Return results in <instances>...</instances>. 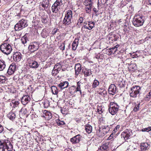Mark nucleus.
Instances as JSON below:
<instances>
[{
    "mask_svg": "<svg viewBox=\"0 0 151 151\" xmlns=\"http://www.w3.org/2000/svg\"><path fill=\"white\" fill-rule=\"evenodd\" d=\"M144 19V17L142 16L135 15L132 21L133 24L136 27L142 26L145 21Z\"/></svg>",
    "mask_w": 151,
    "mask_h": 151,
    "instance_id": "obj_1",
    "label": "nucleus"
},
{
    "mask_svg": "<svg viewBox=\"0 0 151 151\" xmlns=\"http://www.w3.org/2000/svg\"><path fill=\"white\" fill-rule=\"evenodd\" d=\"M141 88L138 86H133L131 88L129 91V96L131 97L135 98L140 93Z\"/></svg>",
    "mask_w": 151,
    "mask_h": 151,
    "instance_id": "obj_2",
    "label": "nucleus"
},
{
    "mask_svg": "<svg viewBox=\"0 0 151 151\" xmlns=\"http://www.w3.org/2000/svg\"><path fill=\"white\" fill-rule=\"evenodd\" d=\"M63 3L62 0H56L52 6L53 12L57 13L62 9Z\"/></svg>",
    "mask_w": 151,
    "mask_h": 151,
    "instance_id": "obj_3",
    "label": "nucleus"
},
{
    "mask_svg": "<svg viewBox=\"0 0 151 151\" xmlns=\"http://www.w3.org/2000/svg\"><path fill=\"white\" fill-rule=\"evenodd\" d=\"M0 49L3 53L7 55L9 54L12 50L11 45L7 43L2 44L0 46Z\"/></svg>",
    "mask_w": 151,
    "mask_h": 151,
    "instance_id": "obj_4",
    "label": "nucleus"
},
{
    "mask_svg": "<svg viewBox=\"0 0 151 151\" xmlns=\"http://www.w3.org/2000/svg\"><path fill=\"white\" fill-rule=\"evenodd\" d=\"M27 20L22 19L15 25L14 29L16 31H19L27 27Z\"/></svg>",
    "mask_w": 151,
    "mask_h": 151,
    "instance_id": "obj_5",
    "label": "nucleus"
},
{
    "mask_svg": "<svg viewBox=\"0 0 151 151\" xmlns=\"http://www.w3.org/2000/svg\"><path fill=\"white\" fill-rule=\"evenodd\" d=\"M119 106L114 102H111L108 109L109 112L112 115L116 114L119 110Z\"/></svg>",
    "mask_w": 151,
    "mask_h": 151,
    "instance_id": "obj_6",
    "label": "nucleus"
},
{
    "mask_svg": "<svg viewBox=\"0 0 151 151\" xmlns=\"http://www.w3.org/2000/svg\"><path fill=\"white\" fill-rule=\"evenodd\" d=\"M12 146L9 142L7 143H0V151H12Z\"/></svg>",
    "mask_w": 151,
    "mask_h": 151,
    "instance_id": "obj_7",
    "label": "nucleus"
},
{
    "mask_svg": "<svg viewBox=\"0 0 151 151\" xmlns=\"http://www.w3.org/2000/svg\"><path fill=\"white\" fill-rule=\"evenodd\" d=\"M39 44L36 42L31 43L29 45L28 49L31 53L34 52L39 48Z\"/></svg>",
    "mask_w": 151,
    "mask_h": 151,
    "instance_id": "obj_8",
    "label": "nucleus"
},
{
    "mask_svg": "<svg viewBox=\"0 0 151 151\" xmlns=\"http://www.w3.org/2000/svg\"><path fill=\"white\" fill-rule=\"evenodd\" d=\"M132 135V131L129 129H126L121 134L122 137H123L125 140L129 139Z\"/></svg>",
    "mask_w": 151,
    "mask_h": 151,
    "instance_id": "obj_9",
    "label": "nucleus"
},
{
    "mask_svg": "<svg viewBox=\"0 0 151 151\" xmlns=\"http://www.w3.org/2000/svg\"><path fill=\"white\" fill-rule=\"evenodd\" d=\"M40 5L46 11H47L50 9V4L49 0H43L40 3Z\"/></svg>",
    "mask_w": 151,
    "mask_h": 151,
    "instance_id": "obj_10",
    "label": "nucleus"
},
{
    "mask_svg": "<svg viewBox=\"0 0 151 151\" xmlns=\"http://www.w3.org/2000/svg\"><path fill=\"white\" fill-rule=\"evenodd\" d=\"M43 111V114H42L41 116L45 118L46 120H49L52 118V114L50 112L46 110H44Z\"/></svg>",
    "mask_w": 151,
    "mask_h": 151,
    "instance_id": "obj_11",
    "label": "nucleus"
},
{
    "mask_svg": "<svg viewBox=\"0 0 151 151\" xmlns=\"http://www.w3.org/2000/svg\"><path fill=\"white\" fill-rule=\"evenodd\" d=\"M110 130V128L109 126H107L103 128L102 130H100L99 131V136H103L106 134Z\"/></svg>",
    "mask_w": 151,
    "mask_h": 151,
    "instance_id": "obj_12",
    "label": "nucleus"
},
{
    "mask_svg": "<svg viewBox=\"0 0 151 151\" xmlns=\"http://www.w3.org/2000/svg\"><path fill=\"white\" fill-rule=\"evenodd\" d=\"M22 54L19 52H17L14 53L13 55L14 60L17 62L20 61L22 58Z\"/></svg>",
    "mask_w": 151,
    "mask_h": 151,
    "instance_id": "obj_13",
    "label": "nucleus"
},
{
    "mask_svg": "<svg viewBox=\"0 0 151 151\" xmlns=\"http://www.w3.org/2000/svg\"><path fill=\"white\" fill-rule=\"evenodd\" d=\"M81 137L79 134H78L71 138L70 139V142L73 144L78 143L80 141Z\"/></svg>",
    "mask_w": 151,
    "mask_h": 151,
    "instance_id": "obj_14",
    "label": "nucleus"
},
{
    "mask_svg": "<svg viewBox=\"0 0 151 151\" xmlns=\"http://www.w3.org/2000/svg\"><path fill=\"white\" fill-rule=\"evenodd\" d=\"M109 93L114 95L116 92V87L115 85L114 84H111L109 86Z\"/></svg>",
    "mask_w": 151,
    "mask_h": 151,
    "instance_id": "obj_15",
    "label": "nucleus"
},
{
    "mask_svg": "<svg viewBox=\"0 0 151 151\" xmlns=\"http://www.w3.org/2000/svg\"><path fill=\"white\" fill-rule=\"evenodd\" d=\"M150 145L146 142H142L140 144V149L141 151H145L149 148Z\"/></svg>",
    "mask_w": 151,
    "mask_h": 151,
    "instance_id": "obj_16",
    "label": "nucleus"
},
{
    "mask_svg": "<svg viewBox=\"0 0 151 151\" xmlns=\"http://www.w3.org/2000/svg\"><path fill=\"white\" fill-rule=\"evenodd\" d=\"M16 65L14 64L11 65L9 67L7 73L9 75L13 74L15 70Z\"/></svg>",
    "mask_w": 151,
    "mask_h": 151,
    "instance_id": "obj_17",
    "label": "nucleus"
},
{
    "mask_svg": "<svg viewBox=\"0 0 151 151\" xmlns=\"http://www.w3.org/2000/svg\"><path fill=\"white\" fill-rule=\"evenodd\" d=\"M30 98L27 95L23 96L21 102L24 105H26L30 101Z\"/></svg>",
    "mask_w": 151,
    "mask_h": 151,
    "instance_id": "obj_18",
    "label": "nucleus"
},
{
    "mask_svg": "<svg viewBox=\"0 0 151 151\" xmlns=\"http://www.w3.org/2000/svg\"><path fill=\"white\" fill-rule=\"evenodd\" d=\"M30 60V59H29L28 60V62L29 64V66L31 68H37L39 66L37 62L34 61L30 62L29 61Z\"/></svg>",
    "mask_w": 151,
    "mask_h": 151,
    "instance_id": "obj_19",
    "label": "nucleus"
},
{
    "mask_svg": "<svg viewBox=\"0 0 151 151\" xmlns=\"http://www.w3.org/2000/svg\"><path fill=\"white\" fill-rule=\"evenodd\" d=\"M79 40V38L78 37L75 38L73 41L72 45V49L73 50H75L76 49L78 44Z\"/></svg>",
    "mask_w": 151,
    "mask_h": 151,
    "instance_id": "obj_20",
    "label": "nucleus"
},
{
    "mask_svg": "<svg viewBox=\"0 0 151 151\" xmlns=\"http://www.w3.org/2000/svg\"><path fill=\"white\" fill-rule=\"evenodd\" d=\"M75 69L76 75H78L81 70V64L79 63L76 64L75 66Z\"/></svg>",
    "mask_w": 151,
    "mask_h": 151,
    "instance_id": "obj_21",
    "label": "nucleus"
},
{
    "mask_svg": "<svg viewBox=\"0 0 151 151\" xmlns=\"http://www.w3.org/2000/svg\"><path fill=\"white\" fill-rule=\"evenodd\" d=\"M68 82L65 81L61 83L58 86L61 89H63L67 88L68 86Z\"/></svg>",
    "mask_w": 151,
    "mask_h": 151,
    "instance_id": "obj_22",
    "label": "nucleus"
},
{
    "mask_svg": "<svg viewBox=\"0 0 151 151\" xmlns=\"http://www.w3.org/2000/svg\"><path fill=\"white\" fill-rule=\"evenodd\" d=\"M71 23V19L69 18H67L65 17L63 20V23L65 25H68Z\"/></svg>",
    "mask_w": 151,
    "mask_h": 151,
    "instance_id": "obj_23",
    "label": "nucleus"
},
{
    "mask_svg": "<svg viewBox=\"0 0 151 151\" xmlns=\"http://www.w3.org/2000/svg\"><path fill=\"white\" fill-rule=\"evenodd\" d=\"M7 116L10 119L13 120L15 118L16 115L14 112L11 111L7 114Z\"/></svg>",
    "mask_w": 151,
    "mask_h": 151,
    "instance_id": "obj_24",
    "label": "nucleus"
},
{
    "mask_svg": "<svg viewBox=\"0 0 151 151\" xmlns=\"http://www.w3.org/2000/svg\"><path fill=\"white\" fill-rule=\"evenodd\" d=\"M109 142L103 144L101 146H100L101 149H102L104 151H106L109 148Z\"/></svg>",
    "mask_w": 151,
    "mask_h": 151,
    "instance_id": "obj_25",
    "label": "nucleus"
},
{
    "mask_svg": "<svg viewBox=\"0 0 151 151\" xmlns=\"http://www.w3.org/2000/svg\"><path fill=\"white\" fill-rule=\"evenodd\" d=\"M6 67L5 62L3 60L0 59V71L3 70Z\"/></svg>",
    "mask_w": 151,
    "mask_h": 151,
    "instance_id": "obj_26",
    "label": "nucleus"
},
{
    "mask_svg": "<svg viewBox=\"0 0 151 151\" xmlns=\"http://www.w3.org/2000/svg\"><path fill=\"white\" fill-rule=\"evenodd\" d=\"M65 17L71 19L72 17V11L70 10H68L66 12Z\"/></svg>",
    "mask_w": 151,
    "mask_h": 151,
    "instance_id": "obj_27",
    "label": "nucleus"
},
{
    "mask_svg": "<svg viewBox=\"0 0 151 151\" xmlns=\"http://www.w3.org/2000/svg\"><path fill=\"white\" fill-rule=\"evenodd\" d=\"M69 90L70 94L74 93L77 92L76 91V86H74L70 87L69 88Z\"/></svg>",
    "mask_w": 151,
    "mask_h": 151,
    "instance_id": "obj_28",
    "label": "nucleus"
},
{
    "mask_svg": "<svg viewBox=\"0 0 151 151\" xmlns=\"http://www.w3.org/2000/svg\"><path fill=\"white\" fill-rule=\"evenodd\" d=\"M85 129L88 134L90 133L92 131V127L89 124H87L86 126Z\"/></svg>",
    "mask_w": 151,
    "mask_h": 151,
    "instance_id": "obj_29",
    "label": "nucleus"
},
{
    "mask_svg": "<svg viewBox=\"0 0 151 151\" xmlns=\"http://www.w3.org/2000/svg\"><path fill=\"white\" fill-rule=\"evenodd\" d=\"M83 72L85 76L86 77L91 74V70L89 69H85Z\"/></svg>",
    "mask_w": 151,
    "mask_h": 151,
    "instance_id": "obj_30",
    "label": "nucleus"
},
{
    "mask_svg": "<svg viewBox=\"0 0 151 151\" xmlns=\"http://www.w3.org/2000/svg\"><path fill=\"white\" fill-rule=\"evenodd\" d=\"M51 89L52 92L53 94H57L58 93L57 88L55 86H51Z\"/></svg>",
    "mask_w": 151,
    "mask_h": 151,
    "instance_id": "obj_31",
    "label": "nucleus"
},
{
    "mask_svg": "<svg viewBox=\"0 0 151 151\" xmlns=\"http://www.w3.org/2000/svg\"><path fill=\"white\" fill-rule=\"evenodd\" d=\"M108 0H98V9H99L100 8L99 6L100 4H102V5H104L105 4L107 1Z\"/></svg>",
    "mask_w": 151,
    "mask_h": 151,
    "instance_id": "obj_32",
    "label": "nucleus"
},
{
    "mask_svg": "<svg viewBox=\"0 0 151 151\" xmlns=\"http://www.w3.org/2000/svg\"><path fill=\"white\" fill-rule=\"evenodd\" d=\"M84 3L86 6H92V4L91 0H86Z\"/></svg>",
    "mask_w": 151,
    "mask_h": 151,
    "instance_id": "obj_33",
    "label": "nucleus"
},
{
    "mask_svg": "<svg viewBox=\"0 0 151 151\" xmlns=\"http://www.w3.org/2000/svg\"><path fill=\"white\" fill-rule=\"evenodd\" d=\"M60 70H59L58 69L54 68L52 72V76H55L58 73H59Z\"/></svg>",
    "mask_w": 151,
    "mask_h": 151,
    "instance_id": "obj_34",
    "label": "nucleus"
},
{
    "mask_svg": "<svg viewBox=\"0 0 151 151\" xmlns=\"http://www.w3.org/2000/svg\"><path fill=\"white\" fill-rule=\"evenodd\" d=\"M99 82L97 80L95 79L93 83V88H95L99 85Z\"/></svg>",
    "mask_w": 151,
    "mask_h": 151,
    "instance_id": "obj_35",
    "label": "nucleus"
},
{
    "mask_svg": "<svg viewBox=\"0 0 151 151\" xmlns=\"http://www.w3.org/2000/svg\"><path fill=\"white\" fill-rule=\"evenodd\" d=\"M88 25L89 28V30L91 29L95 25V23L93 22H88Z\"/></svg>",
    "mask_w": 151,
    "mask_h": 151,
    "instance_id": "obj_36",
    "label": "nucleus"
},
{
    "mask_svg": "<svg viewBox=\"0 0 151 151\" xmlns=\"http://www.w3.org/2000/svg\"><path fill=\"white\" fill-rule=\"evenodd\" d=\"M82 84V83L80 81H79L77 83V87H76V91L78 92V91H80L81 86Z\"/></svg>",
    "mask_w": 151,
    "mask_h": 151,
    "instance_id": "obj_37",
    "label": "nucleus"
},
{
    "mask_svg": "<svg viewBox=\"0 0 151 151\" xmlns=\"http://www.w3.org/2000/svg\"><path fill=\"white\" fill-rule=\"evenodd\" d=\"M62 64L60 63H57L54 66V68L58 69L59 70H60L61 68H62Z\"/></svg>",
    "mask_w": 151,
    "mask_h": 151,
    "instance_id": "obj_38",
    "label": "nucleus"
},
{
    "mask_svg": "<svg viewBox=\"0 0 151 151\" xmlns=\"http://www.w3.org/2000/svg\"><path fill=\"white\" fill-rule=\"evenodd\" d=\"M6 81V77L5 76H0V84L5 83Z\"/></svg>",
    "mask_w": 151,
    "mask_h": 151,
    "instance_id": "obj_39",
    "label": "nucleus"
},
{
    "mask_svg": "<svg viewBox=\"0 0 151 151\" xmlns=\"http://www.w3.org/2000/svg\"><path fill=\"white\" fill-rule=\"evenodd\" d=\"M91 6H86L85 10L86 13L89 14L91 13Z\"/></svg>",
    "mask_w": 151,
    "mask_h": 151,
    "instance_id": "obj_40",
    "label": "nucleus"
},
{
    "mask_svg": "<svg viewBox=\"0 0 151 151\" xmlns=\"http://www.w3.org/2000/svg\"><path fill=\"white\" fill-rule=\"evenodd\" d=\"M65 42L64 41L63 43L61 44L60 46H59V48L62 51L64 50L65 48Z\"/></svg>",
    "mask_w": 151,
    "mask_h": 151,
    "instance_id": "obj_41",
    "label": "nucleus"
},
{
    "mask_svg": "<svg viewBox=\"0 0 151 151\" xmlns=\"http://www.w3.org/2000/svg\"><path fill=\"white\" fill-rule=\"evenodd\" d=\"M120 127V126L119 125H117L112 132H113V134H115L117 131L119 130Z\"/></svg>",
    "mask_w": 151,
    "mask_h": 151,
    "instance_id": "obj_42",
    "label": "nucleus"
},
{
    "mask_svg": "<svg viewBox=\"0 0 151 151\" xmlns=\"http://www.w3.org/2000/svg\"><path fill=\"white\" fill-rule=\"evenodd\" d=\"M139 104L137 105H135V107H134L133 111H134L135 112L137 111L139 109Z\"/></svg>",
    "mask_w": 151,
    "mask_h": 151,
    "instance_id": "obj_43",
    "label": "nucleus"
},
{
    "mask_svg": "<svg viewBox=\"0 0 151 151\" xmlns=\"http://www.w3.org/2000/svg\"><path fill=\"white\" fill-rule=\"evenodd\" d=\"M97 111L99 114L102 113L103 111L101 108V106H99L98 107L97 109Z\"/></svg>",
    "mask_w": 151,
    "mask_h": 151,
    "instance_id": "obj_44",
    "label": "nucleus"
},
{
    "mask_svg": "<svg viewBox=\"0 0 151 151\" xmlns=\"http://www.w3.org/2000/svg\"><path fill=\"white\" fill-rule=\"evenodd\" d=\"M136 65L135 64H131L129 66V68L132 69H135L136 68Z\"/></svg>",
    "mask_w": 151,
    "mask_h": 151,
    "instance_id": "obj_45",
    "label": "nucleus"
},
{
    "mask_svg": "<svg viewBox=\"0 0 151 151\" xmlns=\"http://www.w3.org/2000/svg\"><path fill=\"white\" fill-rule=\"evenodd\" d=\"M46 34V32L44 31L43 30L41 33V36H42L43 38H45L47 36Z\"/></svg>",
    "mask_w": 151,
    "mask_h": 151,
    "instance_id": "obj_46",
    "label": "nucleus"
},
{
    "mask_svg": "<svg viewBox=\"0 0 151 151\" xmlns=\"http://www.w3.org/2000/svg\"><path fill=\"white\" fill-rule=\"evenodd\" d=\"M151 130L150 127H148L145 128L143 129H142V132L147 131L149 132Z\"/></svg>",
    "mask_w": 151,
    "mask_h": 151,
    "instance_id": "obj_47",
    "label": "nucleus"
},
{
    "mask_svg": "<svg viewBox=\"0 0 151 151\" xmlns=\"http://www.w3.org/2000/svg\"><path fill=\"white\" fill-rule=\"evenodd\" d=\"M22 42L23 44L26 43L28 40V39H27L26 37H25L24 36L22 38Z\"/></svg>",
    "mask_w": 151,
    "mask_h": 151,
    "instance_id": "obj_48",
    "label": "nucleus"
},
{
    "mask_svg": "<svg viewBox=\"0 0 151 151\" xmlns=\"http://www.w3.org/2000/svg\"><path fill=\"white\" fill-rule=\"evenodd\" d=\"M58 124V125H62L65 124V123L63 121H59L58 122H57Z\"/></svg>",
    "mask_w": 151,
    "mask_h": 151,
    "instance_id": "obj_49",
    "label": "nucleus"
},
{
    "mask_svg": "<svg viewBox=\"0 0 151 151\" xmlns=\"http://www.w3.org/2000/svg\"><path fill=\"white\" fill-rule=\"evenodd\" d=\"M4 131V128L2 126L0 125V133Z\"/></svg>",
    "mask_w": 151,
    "mask_h": 151,
    "instance_id": "obj_50",
    "label": "nucleus"
},
{
    "mask_svg": "<svg viewBox=\"0 0 151 151\" xmlns=\"http://www.w3.org/2000/svg\"><path fill=\"white\" fill-rule=\"evenodd\" d=\"M83 17H80L79 19L78 20L79 22H80V23H81L83 22Z\"/></svg>",
    "mask_w": 151,
    "mask_h": 151,
    "instance_id": "obj_51",
    "label": "nucleus"
},
{
    "mask_svg": "<svg viewBox=\"0 0 151 151\" xmlns=\"http://www.w3.org/2000/svg\"><path fill=\"white\" fill-rule=\"evenodd\" d=\"M113 47L110 49L111 52L112 53H113V54L115 53L116 52V51L117 50H114V49L113 50Z\"/></svg>",
    "mask_w": 151,
    "mask_h": 151,
    "instance_id": "obj_52",
    "label": "nucleus"
},
{
    "mask_svg": "<svg viewBox=\"0 0 151 151\" xmlns=\"http://www.w3.org/2000/svg\"><path fill=\"white\" fill-rule=\"evenodd\" d=\"M57 29H54L53 31L52 32V34L53 35H55L56 33L57 32Z\"/></svg>",
    "mask_w": 151,
    "mask_h": 151,
    "instance_id": "obj_53",
    "label": "nucleus"
},
{
    "mask_svg": "<svg viewBox=\"0 0 151 151\" xmlns=\"http://www.w3.org/2000/svg\"><path fill=\"white\" fill-rule=\"evenodd\" d=\"M119 45H116V46H114V47H113V50L114 49V50H117V48L119 47Z\"/></svg>",
    "mask_w": 151,
    "mask_h": 151,
    "instance_id": "obj_54",
    "label": "nucleus"
},
{
    "mask_svg": "<svg viewBox=\"0 0 151 151\" xmlns=\"http://www.w3.org/2000/svg\"><path fill=\"white\" fill-rule=\"evenodd\" d=\"M14 103V105L15 106H16L17 105H18L19 103L18 101H15Z\"/></svg>",
    "mask_w": 151,
    "mask_h": 151,
    "instance_id": "obj_55",
    "label": "nucleus"
},
{
    "mask_svg": "<svg viewBox=\"0 0 151 151\" xmlns=\"http://www.w3.org/2000/svg\"><path fill=\"white\" fill-rule=\"evenodd\" d=\"M114 134H113V132H112V133L110 135L109 137L108 138H109V139H111V137H113V135Z\"/></svg>",
    "mask_w": 151,
    "mask_h": 151,
    "instance_id": "obj_56",
    "label": "nucleus"
},
{
    "mask_svg": "<svg viewBox=\"0 0 151 151\" xmlns=\"http://www.w3.org/2000/svg\"><path fill=\"white\" fill-rule=\"evenodd\" d=\"M60 110H61V113L62 114H65V111L64 110V109H61Z\"/></svg>",
    "mask_w": 151,
    "mask_h": 151,
    "instance_id": "obj_57",
    "label": "nucleus"
},
{
    "mask_svg": "<svg viewBox=\"0 0 151 151\" xmlns=\"http://www.w3.org/2000/svg\"><path fill=\"white\" fill-rule=\"evenodd\" d=\"M83 27H84L85 29H88L89 30V28L87 26L85 25L84 26H83Z\"/></svg>",
    "mask_w": 151,
    "mask_h": 151,
    "instance_id": "obj_58",
    "label": "nucleus"
},
{
    "mask_svg": "<svg viewBox=\"0 0 151 151\" xmlns=\"http://www.w3.org/2000/svg\"><path fill=\"white\" fill-rule=\"evenodd\" d=\"M93 11L96 13L98 11V10H97L95 8L93 9Z\"/></svg>",
    "mask_w": 151,
    "mask_h": 151,
    "instance_id": "obj_59",
    "label": "nucleus"
},
{
    "mask_svg": "<svg viewBox=\"0 0 151 151\" xmlns=\"http://www.w3.org/2000/svg\"><path fill=\"white\" fill-rule=\"evenodd\" d=\"M99 58L100 57L98 55H97V56L95 57V58L97 59H99Z\"/></svg>",
    "mask_w": 151,
    "mask_h": 151,
    "instance_id": "obj_60",
    "label": "nucleus"
},
{
    "mask_svg": "<svg viewBox=\"0 0 151 151\" xmlns=\"http://www.w3.org/2000/svg\"><path fill=\"white\" fill-rule=\"evenodd\" d=\"M149 96H151V91H150L149 93Z\"/></svg>",
    "mask_w": 151,
    "mask_h": 151,
    "instance_id": "obj_61",
    "label": "nucleus"
},
{
    "mask_svg": "<svg viewBox=\"0 0 151 151\" xmlns=\"http://www.w3.org/2000/svg\"><path fill=\"white\" fill-rule=\"evenodd\" d=\"M79 91L80 94H81L82 93L80 89V91Z\"/></svg>",
    "mask_w": 151,
    "mask_h": 151,
    "instance_id": "obj_62",
    "label": "nucleus"
},
{
    "mask_svg": "<svg viewBox=\"0 0 151 151\" xmlns=\"http://www.w3.org/2000/svg\"><path fill=\"white\" fill-rule=\"evenodd\" d=\"M149 1L151 3V0H149Z\"/></svg>",
    "mask_w": 151,
    "mask_h": 151,
    "instance_id": "obj_63",
    "label": "nucleus"
},
{
    "mask_svg": "<svg viewBox=\"0 0 151 151\" xmlns=\"http://www.w3.org/2000/svg\"><path fill=\"white\" fill-rule=\"evenodd\" d=\"M37 54H39V53H37L36 54V55H37Z\"/></svg>",
    "mask_w": 151,
    "mask_h": 151,
    "instance_id": "obj_64",
    "label": "nucleus"
}]
</instances>
